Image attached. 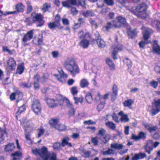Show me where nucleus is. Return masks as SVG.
Wrapping results in <instances>:
<instances>
[{
    "instance_id": "nucleus-1",
    "label": "nucleus",
    "mask_w": 160,
    "mask_h": 160,
    "mask_svg": "<svg viewBox=\"0 0 160 160\" xmlns=\"http://www.w3.org/2000/svg\"><path fill=\"white\" fill-rule=\"evenodd\" d=\"M65 67L73 76L79 72V67L75 60L72 58H68L65 62Z\"/></svg>"
},
{
    "instance_id": "nucleus-2",
    "label": "nucleus",
    "mask_w": 160,
    "mask_h": 160,
    "mask_svg": "<svg viewBox=\"0 0 160 160\" xmlns=\"http://www.w3.org/2000/svg\"><path fill=\"white\" fill-rule=\"evenodd\" d=\"M41 158L43 160H56V154L52 152H49L47 148L43 147L41 149Z\"/></svg>"
},
{
    "instance_id": "nucleus-3",
    "label": "nucleus",
    "mask_w": 160,
    "mask_h": 160,
    "mask_svg": "<svg viewBox=\"0 0 160 160\" xmlns=\"http://www.w3.org/2000/svg\"><path fill=\"white\" fill-rule=\"evenodd\" d=\"M63 96L61 95L57 96V99L55 100L52 98H48L46 99V102L48 106L51 108L56 107L58 105H61L63 104Z\"/></svg>"
},
{
    "instance_id": "nucleus-4",
    "label": "nucleus",
    "mask_w": 160,
    "mask_h": 160,
    "mask_svg": "<svg viewBox=\"0 0 160 160\" xmlns=\"http://www.w3.org/2000/svg\"><path fill=\"white\" fill-rule=\"evenodd\" d=\"M160 109V99L154 102L152 106H149L148 109V111L151 112L152 115H154L157 114Z\"/></svg>"
},
{
    "instance_id": "nucleus-5",
    "label": "nucleus",
    "mask_w": 160,
    "mask_h": 160,
    "mask_svg": "<svg viewBox=\"0 0 160 160\" xmlns=\"http://www.w3.org/2000/svg\"><path fill=\"white\" fill-rule=\"evenodd\" d=\"M146 10V6L145 4L143 3L138 5L136 8V11L139 13L138 17L142 19H145L148 18V16L145 12Z\"/></svg>"
},
{
    "instance_id": "nucleus-6",
    "label": "nucleus",
    "mask_w": 160,
    "mask_h": 160,
    "mask_svg": "<svg viewBox=\"0 0 160 160\" xmlns=\"http://www.w3.org/2000/svg\"><path fill=\"white\" fill-rule=\"evenodd\" d=\"M123 48L122 44H115L113 45L111 48V55L114 59L117 58V54L118 52H120L123 50Z\"/></svg>"
},
{
    "instance_id": "nucleus-7",
    "label": "nucleus",
    "mask_w": 160,
    "mask_h": 160,
    "mask_svg": "<svg viewBox=\"0 0 160 160\" xmlns=\"http://www.w3.org/2000/svg\"><path fill=\"white\" fill-rule=\"evenodd\" d=\"M141 29L142 31L143 38L145 40H147L149 37L150 34L152 31L150 28L144 27H142Z\"/></svg>"
},
{
    "instance_id": "nucleus-8",
    "label": "nucleus",
    "mask_w": 160,
    "mask_h": 160,
    "mask_svg": "<svg viewBox=\"0 0 160 160\" xmlns=\"http://www.w3.org/2000/svg\"><path fill=\"white\" fill-rule=\"evenodd\" d=\"M33 37V31L31 30L28 32L27 33L24 35L22 38V41L26 42L31 39Z\"/></svg>"
},
{
    "instance_id": "nucleus-9",
    "label": "nucleus",
    "mask_w": 160,
    "mask_h": 160,
    "mask_svg": "<svg viewBox=\"0 0 160 160\" xmlns=\"http://www.w3.org/2000/svg\"><path fill=\"white\" fill-rule=\"evenodd\" d=\"M40 104L38 100H36L32 105V108L33 112L35 113L38 115L40 111Z\"/></svg>"
},
{
    "instance_id": "nucleus-10",
    "label": "nucleus",
    "mask_w": 160,
    "mask_h": 160,
    "mask_svg": "<svg viewBox=\"0 0 160 160\" xmlns=\"http://www.w3.org/2000/svg\"><path fill=\"white\" fill-rule=\"evenodd\" d=\"M153 143V142L152 140H149L147 142L145 149L146 152L149 154L150 153L151 151H152L153 149L152 146Z\"/></svg>"
},
{
    "instance_id": "nucleus-11",
    "label": "nucleus",
    "mask_w": 160,
    "mask_h": 160,
    "mask_svg": "<svg viewBox=\"0 0 160 160\" xmlns=\"http://www.w3.org/2000/svg\"><path fill=\"white\" fill-rule=\"evenodd\" d=\"M7 63L8 66L11 68V69L14 70L15 68L16 62L13 58H9Z\"/></svg>"
},
{
    "instance_id": "nucleus-12",
    "label": "nucleus",
    "mask_w": 160,
    "mask_h": 160,
    "mask_svg": "<svg viewBox=\"0 0 160 160\" xmlns=\"http://www.w3.org/2000/svg\"><path fill=\"white\" fill-rule=\"evenodd\" d=\"M48 27L50 29H54L58 28L59 29H61L62 27L60 26V24L58 22H50L48 24Z\"/></svg>"
},
{
    "instance_id": "nucleus-13",
    "label": "nucleus",
    "mask_w": 160,
    "mask_h": 160,
    "mask_svg": "<svg viewBox=\"0 0 160 160\" xmlns=\"http://www.w3.org/2000/svg\"><path fill=\"white\" fill-rule=\"evenodd\" d=\"M12 156L14 157L12 160H21V158L22 157L21 152L20 151H17L12 154Z\"/></svg>"
},
{
    "instance_id": "nucleus-14",
    "label": "nucleus",
    "mask_w": 160,
    "mask_h": 160,
    "mask_svg": "<svg viewBox=\"0 0 160 160\" xmlns=\"http://www.w3.org/2000/svg\"><path fill=\"white\" fill-rule=\"evenodd\" d=\"M86 38L81 39L79 43L80 45L83 48H87L89 44V41Z\"/></svg>"
},
{
    "instance_id": "nucleus-15",
    "label": "nucleus",
    "mask_w": 160,
    "mask_h": 160,
    "mask_svg": "<svg viewBox=\"0 0 160 160\" xmlns=\"http://www.w3.org/2000/svg\"><path fill=\"white\" fill-rule=\"evenodd\" d=\"M40 79V76L38 74L36 75L34 77V87L36 89H38L39 88Z\"/></svg>"
},
{
    "instance_id": "nucleus-16",
    "label": "nucleus",
    "mask_w": 160,
    "mask_h": 160,
    "mask_svg": "<svg viewBox=\"0 0 160 160\" xmlns=\"http://www.w3.org/2000/svg\"><path fill=\"white\" fill-rule=\"evenodd\" d=\"M153 52L158 54H160V47L158 44L157 41L154 42L152 46Z\"/></svg>"
},
{
    "instance_id": "nucleus-17",
    "label": "nucleus",
    "mask_w": 160,
    "mask_h": 160,
    "mask_svg": "<svg viewBox=\"0 0 160 160\" xmlns=\"http://www.w3.org/2000/svg\"><path fill=\"white\" fill-rule=\"evenodd\" d=\"M146 156V154L140 152L138 154H135L132 157L133 160H138L139 159L144 158Z\"/></svg>"
},
{
    "instance_id": "nucleus-18",
    "label": "nucleus",
    "mask_w": 160,
    "mask_h": 160,
    "mask_svg": "<svg viewBox=\"0 0 160 160\" xmlns=\"http://www.w3.org/2000/svg\"><path fill=\"white\" fill-rule=\"evenodd\" d=\"M112 90L113 94L112 96L111 99L114 100L116 98L118 93V87L116 85L114 84L113 85Z\"/></svg>"
},
{
    "instance_id": "nucleus-19",
    "label": "nucleus",
    "mask_w": 160,
    "mask_h": 160,
    "mask_svg": "<svg viewBox=\"0 0 160 160\" xmlns=\"http://www.w3.org/2000/svg\"><path fill=\"white\" fill-rule=\"evenodd\" d=\"M31 18L34 22H39L40 21V14L32 12V13Z\"/></svg>"
},
{
    "instance_id": "nucleus-20",
    "label": "nucleus",
    "mask_w": 160,
    "mask_h": 160,
    "mask_svg": "<svg viewBox=\"0 0 160 160\" xmlns=\"http://www.w3.org/2000/svg\"><path fill=\"white\" fill-rule=\"evenodd\" d=\"M7 136L6 130L5 129L0 128V142L4 140Z\"/></svg>"
},
{
    "instance_id": "nucleus-21",
    "label": "nucleus",
    "mask_w": 160,
    "mask_h": 160,
    "mask_svg": "<svg viewBox=\"0 0 160 160\" xmlns=\"http://www.w3.org/2000/svg\"><path fill=\"white\" fill-rule=\"evenodd\" d=\"M89 83L88 80L85 78L82 79L80 82V86L82 88L88 87Z\"/></svg>"
},
{
    "instance_id": "nucleus-22",
    "label": "nucleus",
    "mask_w": 160,
    "mask_h": 160,
    "mask_svg": "<svg viewBox=\"0 0 160 160\" xmlns=\"http://www.w3.org/2000/svg\"><path fill=\"white\" fill-rule=\"evenodd\" d=\"M118 114L121 116L120 119L122 122H126L129 121V119L128 118L127 115L126 114H124L122 111H120L118 113Z\"/></svg>"
},
{
    "instance_id": "nucleus-23",
    "label": "nucleus",
    "mask_w": 160,
    "mask_h": 160,
    "mask_svg": "<svg viewBox=\"0 0 160 160\" xmlns=\"http://www.w3.org/2000/svg\"><path fill=\"white\" fill-rule=\"evenodd\" d=\"M17 14L18 12H22L25 9L24 6L21 3H18L15 6Z\"/></svg>"
},
{
    "instance_id": "nucleus-24",
    "label": "nucleus",
    "mask_w": 160,
    "mask_h": 160,
    "mask_svg": "<svg viewBox=\"0 0 160 160\" xmlns=\"http://www.w3.org/2000/svg\"><path fill=\"white\" fill-rule=\"evenodd\" d=\"M22 125L24 128L25 131L27 133H29L33 130L32 125H30L29 124H26L25 123L22 124Z\"/></svg>"
},
{
    "instance_id": "nucleus-25",
    "label": "nucleus",
    "mask_w": 160,
    "mask_h": 160,
    "mask_svg": "<svg viewBox=\"0 0 160 160\" xmlns=\"http://www.w3.org/2000/svg\"><path fill=\"white\" fill-rule=\"evenodd\" d=\"M15 148L14 143H9L7 145L5 148V150L6 152H10L13 151Z\"/></svg>"
},
{
    "instance_id": "nucleus-26",
    "label": "nucleus",
    "mask_w": 160,
    "mask_h": 160,
    "mask_svg": "<svg viewBox=\"0 0 160 160\" xmlns=\"http://www.w3.org/2000/svg\"><path fill=\"white\" fill-rule=\"evenodd\" d=\"M97 43L98 47L100 48H104L106 45L105 42L99 38L97 40Z\"/></svg>"
},
{
    "instance_id": "nucleus-27",
    "label": "nucleus",
    "mask_w": 160,
    "mask_h": 160,
    "mask_svg": "<svg viewBox=\"0 0 160 160\" xmlns=\"http://www.w3.org/2000/svg\"><path fill=\"white\" fill-rule=\"evenodd\" d=\"M85 99L87 102L89 104H91L92 101V98L91 93L88 92L85 96Z\"/></svg>"
},
{
    "instance_id": "nucleus-28",
    "label": "nucleus",
    "mask_w": 160,
    "mask_h": 160,
    "mask_svg": "<svg viewBox=\"0 0 160 160\" xmlns=\"http://www.w3.org/2000/svg\"><path fill=\"white\" fill-rule=\"evenodd\" d=\"M128 33L129 36L131 38H133L138 33L136 30H131V29L128 30Z\"/></svg>"
},
{
    "instance_id": "nucleus-29",
    "label": "nucleus",
    "mask_w": 160,
    "mask_h": 160,
    "mask_svg": "<svg viewBox=\"0 0 160 160\" xmlns=\"http://www.w3.org/2000/svg\"><path fill=\"white\" fill-rule=\"evenodd\" d=\"M24 69V64L23 63L19 64L18 65L17 69V73L21 74L23 71Z\"/></svg>"
},
{
    "instance_id": "nucleus-30",
    "label": "nucleus",
    "mask_w": 160,
    "mask_h": 160,
    "mask_svg": "<svg viewBox=\"0 0 160 160\" xmlns=\"http://www.w3.org/2000/svg\"><path fill=\"white\" fill-rule=\"evenodd\" d=\"M69 140V138L68 137H66L64 138L63 139L62 145L63 147H64L65 146L67 145L69 147H71L72 145L71 143L68 142V141Z\"/></svg>"
},
{
    "instance_id": "nucleus-31",
    "label": "nucleus",
    "mask_w": 160,
    "mask_h": 160,
    "mask_svg": "<svg viewBox=\"0 0 160 160\" xmlns=\"http://www.w3.org/2000/svg\"><path fill=\"white\" fill-rule=\"evenodd\" d=\"M111 135L109 134H106L104 137L102 136V138L100 139L102 142L104 143H106L110 139Z\"/></svg>"
},
{
    "instance_id": "nucleus-32",
    "label": "nucleus",
    "mask_w": 160,
    "mask_h": 160,
    "mask_svg": "<svg viewBox=\"0 0 160 160\" xmlns=\"http://www.w3.org/2000/svg\"><path fill=\"white\" fill-rule=\"evenodd\" d=\"M63 99H62L63 100V103L64 102H65L66 103V107L68 108H73L72 104L69 101L68 99L65 97H63Z\"/></svg>"
},
{
    "instance_id": "nucleus-33",
    "label": "nucleus",
    "mask_w": 160,
    "mask_h": 160,
    "mask_svg": "<svg viewBox=\"0 0 160 160\" xmlns=\"http://www.w3.org/2000/svg\"><path fill=\"white\" fill-rule=\"evenodd\" d=\"M123 147V145L121 144L114 143L111 144V148L118 150L122 148Z\"/></svg>"
},
{
    "instance_id": "nucleus-34",
    "label": "nucleus",
    "mask_w": 160,
    "mask_h": 160,
    "mask_svg": "<svg viewBox=\"0 0 160 160\" xmlns=\"http://www.w3.org/2000/svg\"><path fill=\"white\" fill-rule=\"evenodd\" d=\"M88 35V33L85 32H84L82 31L79 32L78 34V36L79 38L80 39H82L86 38V36Z\"/></svg>"
},
{
    "instance_id": "nucleus-35",
    "label": "nucleus",
    "mask_w": 160,
    "mask_h": 160,
    "mask_svg": "<svg viewBox=\"0 0 160 160\" xmlns=\"http://www.w3.org/2000/svg\"><path fill=\"white\" fill-rule=\"evenodd\" d=\"M122 25L120 22L117 20V18L112 22V27L115 28H119Z\"/></svg>"
},
{
    "instance_id": "nucleus-36",
    "label": "nucleus",
    "mask_w": 160,
    "mask_h": 160,
    "mask_svg": "<svg viewBox=\"0 0 160 160\" xmlns=\"http://www.w3.org/2000/svg\"><path fill=\"white\" fill-rule=\"evenodd\" d=\"M106 62L111 69L114 68L115 65L112 61L110 58H107L106 59Z\"/></svg>"
},
{
    "instance_id": "nucleus-37",
    "label": "nucleus",
    "mask_w": 160,
    "mask_h": 160,
    "mask_svg": "<svg viewBox=\"0 0 160 160\" xmlns=\"http://www.w3.org/2000/svg\"><path fill=\"white\" fill-rule=\"evenodd\" d=\"M82 15L84 17H87L88 16H93L94 15V14L92 11L88 10L83 12Z\"/></svg>"
},
{
    "instance_id": "nucleus-38",
    "label": "nucleus",
    "mask_w": 160,
    "mask_h": 160,
    "mask_svg": "<svg viewBox=\"0 0 160 160\" xmlns=\"http://www.w3.org/2000/svg\"><path fill=\"white\" fill-rule=\"evenodd\" d=\"M66 127L64 124H58L55 127V128L58 131H62L66 129Z\"/></svg>"
},
{
    "instance_id": "nucleus-39",
    "label": "nucleus",
    "mask_w": 160,
    "mask_h": 160,
    "mask_svg": "<svg viewBox=\"0 0 160 160\" xmlns=\"http://www.w3.org/2000/svg\"><path fill=\"white\" fill-rule=\"evenodd\" d=\"M134 101L131 99H129L123 102V105L125 107H129L133 103Z\"/></svg>"
},
{
    "instance_id": "nucleus-40",
    "label": "nucleus",
    "mask_w": 160,
    "mask_h": 160,
    "mask_svg": "<svg viewBox=\"0 0 160 160\" xmlns=\"http://www.w3.org/2000/svg\"><path fill=\"white\" fill-rule=\"evenodd\" d=\"M58 119H53L50 120L49 122V123L55 128V127L58 124Z\"/></svg>"
},
{
    "instance_id": "nucleus-41",
    "label": "nucleus",
    "mask_w": 160,
    "mask_h": 160,
    "mask_svg": "<svg viewBox=\"0 0 160 160\" xmlns=\"http://www.w3.org/2000/svg\"><path fill=\"white\" fill-rule=\"evenodd\" d=\"M50 7L51 6L49 3H45L43 5L42 10L43 12H45L48 10L50 8Z\"/></svg>"
},
{
    "instance_id": "nucleus-42",
    "label": "nucleus",
    "mask_w": 160,
    "mask_h": 160,
    "mask_svg": "<svg viewBox=\"0 0 160 160\" xmlns=\"http://www.w3.org/2000/svg\"><path fill=\"white\" fill-rule=\"evenodd\" d=\"M117 20L120 22L123 25L126 22V20L125 18L121 16H118L116 18Z\"/></svg>"
},
{
    "instance_id": "nucleus-43",
    "label": "nucleus",
    "mask_w": 160,
    "mask_h": 160,
    "mask_svg": "<svg viewBox=\"0 0 160 160\" xmlns=\"http://www.w3.org/2000/svg\"><path fill=\"white\" fill-rule=\"evenodd\" d=\"M105 125L107 127L112 130L115 129L116 128L115 125L113 122L109 121L107 122Z\"/></svg>"
},
{
    "instance_id": "nucleus-44",
    "label": "nucleus",
    "mask_w": 160,
    "mask_h": 160,
    "mask_svg": "<svg viewBox=\"0 0 160 160\" xmlns=\"http://www.w3.org/2000/svg\"><path fill=\"white\" fill-rule=\"evenodd\" d=\"M102 153L103 155H108L113 154L114 153V151L112 149H109L108 150L102 151Z\"/></svg>"
},
{
    "instance_id": "nucleus-45",
    "label": "nucleus",
    "mask_w": 160,
    "mask_h": 160,
    "mask_svg": "<svg viewBox=\"0 0 160 160\" xmlns=\"http://www.w3.org/2000/svg\"><path fill=\"white\" fill-rule=\"evenodd\" d=\"M145 127L150 132H152L157 129V128L156 127L148 125H146Z\"/></svg>"
},
{
    "instance_id": "nucleus-46",
    "label": "nucleus",
    "mask_w": 160,
    "mask_h": 160,
    "mask_svg": "<svg viewBox=\"0 0 160 160\" xmlns=\"http://www.w3.org/2000/svg\"><path fill=\"white\" fill-rule=\"evenodd\" d=\"M30 137L31 135L29 133H27L25 134V138L26 142L29 144H31L32 143Z\"/></svg>"
},
{
    "instance_id": "nucleus-47",
    "label": "nucleus",
    "mask_w": 160,
    "mask_h": 160,
    "mask_svg": "<svg viewBox=\"0 0 160 160\" xmlns=\"http://www.w3.org/2000/svg\"><path fill=\"white\" fill-rule=\"evenodd\" d=\"M123 61L125 64H126L128 68H130L132 66V62L128 58L125 59Z\"/></svg>"
},
{
    "instance_id": "nucleus-48",
    "label": "nucleus",
    "mask_w": 160,
    "mask_h": 160,
    "mask_svg": "<svg viewBox=\"0 0 160 160\" xmlns=\"http://www.w3.org/2000/svg\"><path fill=\"white\" fill-rule=\"evenodd\" d=\"M105 102H101L97 106V109L98 111L102 110L104 108Z\"/></svg>"
},
{
    "instance_id": "nucleus-49",
    "label": "nucleus",
    "mask_w": 160,
    "mask_h": 160,
    "mask_svg": "<svg viewBox=\"0 0 160 160\" xmlns=\"http://www.w3.org/2000/svg\"><path fill=\"white\" fill-rule=\"evenodd\" d=\"M21 86L23 88H30L31 86V83L29 82H23L21 84Z\"/></svg>"
},
{
    "instance_id": "nucleus-50",
    "label": "nucleus",
    "mask_w": 160,
    "mask_h": 160,
    "mask_svg": "<svg viewBox=\"0 0 160 160\" xmlns=\"http://www.w3.org/2000/svg\"><path fill=\"white\" fill-rule=\"evenodd\" d=\"M57 78V79L59 81L62 82H65L66 80V79L65 78L61 76H59L56 74H55L54 75Z\"/></svg>"
},
{
    "instance_id": "nucleus-51",
    "label": "nucleus",
    "mask_w": 160,
    "mask_h": 160,
    "mask_svg": "<svg viewBox=\"0 0 160 160\" xmlns=\"http://www.w3.org/2000/svg\"><path fill=\"white\" fill-rule=\"evenodd\" d=\"M33 154L36 156H40V150L39 149H37L36 148L33 149L32 151Z\"/></svg>"
},
{
    "instance_id": "nucleus-52",
    "label": "nucleus",
    "mask_w": 160,
    "mask_h": 160,
    "mask_svg": "<svg viewBox=\"0 0 160 160\" xmlns=\"http://www.w3.org/2000/svg\"><path fill=\"white\" fill-rule=\"evenodd\" d=\"M158 83L157 81L152 80L150 82V85L154 88H156L158 86Z\"/></svg>"
},
{
    "instance_id": "nucleus-53",
    "label": "nucleus",
    "mask_w": 160,
    "mask_h": 160,
    "mask_svg": "<svg viewBox=\"0 0 160 160\" xmlns=\"http://www.w3.org/2000/svg\"><path fill=\"white\" fill-rule=\"evenodd\" d=\"M71 91L73 95H76L78 92L77 87L76 86H74L72 87L71 88Z\"/></svg>"
},
{
    "instance_id": "nucleus-54",
    "label": "nucleus",
    "mask_w": 160,
    "mask_h": 160,
    "mask_svg": "<svg viewBox=\"0 0 160 160\" xmlns=\"http://www.w3.org/2000/svg\"><path fill=\"white\" fill-rule=\"evenodd\" d=\"M27 13H30L32 10V8L30 4V3L29 2H27Z\"/></svg>"
},
{
    "instance_id": "nucleus-55",
    "label": "nucleus",
    "mask_w": 160,
    "mask_h": 160,
    "mask_svg": "<svg viewBox=\"0 0 160 160\" xmlns=\"http://www.w3.org/2000/svg\"><path fill=\"white\" fill-rule=\"evenodd\" d=\"M74 99L75 104H78L79 102L82 103L83 102V98H78L74 97Z\"/></svg>"
},
{
    "instance_id": "nucleus-56",
    "label": "nucleus",
    "mask_w": 160,
    "mask_h": 160,
    "mask_svg": "<svg viewBox=\"0 0 160 160\" xmlns=\"http://www.w3.org/2000/svg\"><path fill=\"white\" fill-rule=\"evenodd\" d=\"M68 114L70 117H72L74 115L75 111L74 108H68Z\"/></svg>"
},
{
    "instance_id": "nucleus-57",
    "label": "nucleus",
    "mask_w": 160,
    "mask_h": 160,
    "mask_svg": "<svg viewBox=\"0 0 160 160\" xmlns=\"http://www.w3.org/2000/svg\"><path fill=\"white\" fill-rule=\"evenodd\" d=\"M61 144L59 142L55 143L53 145V148L55 150H58L60 149L61 147Z\"/></svg>"
},
{
    "instance_id": "nucleus-58",
    "label": "nucleus",
    "mask_w": 160,
    "mask_h": 160,
    "mask_svg": "<svg viewBox=\"0 0 160 160\" xmlns=\"http://www.w3.org/2000/svg\"><path fill=\"white\" fill-rule=\"evenodd\" d=\"M106 132V130L103 128H102L100 129L98 131V134L101 135V136L100 137L99 139L102 138L103 135Z\"/></svg>"
},
{
    "instance_id": "nucleus-59",
    "label": "nucleus",
    "mask_w": 160,
    "mask_h": 160,
    "mask_svg": "<svg viewBox=\"0 0 160 160\" xmlns=\"http://www.w3.org/2000/svg\"><path fill=\"white\" fill-rule=\"evenodd\" d=\"M16 98L18 100H21L22 98V94L20 92L16 93Z\"/></svg>"
},
{
    "instance_id": "nucleus-60",
    "label": "nucleus",
    "mask_w": 160,
    "mask_h": 160,
    "mask_svg": "<svg viewBox=\"0 0 160 160\" xmlns=\"http://www.w3.org/2000/svg\"><path fill=\"white\" fill-rule=\"evenodd\" d=\"M25 110V106L22 105L19 108L18 110L17 111V113H21Z\"/></svg>"
},
{
    "instance_id": "nucleus-61",
    "label": "nucleus",
    "mask_w": 160,
    "mask_h": 160,
    "mask_svg": "<svg viewBox=\"0 0 160 160\" xmlns=\"http://www.w3.org/2000/svg\"><path fill=\"white\" fill-rule=\"evenodd\" d=\"M102 98V97L100 95V94L99 92H97L96 94L95 99L96 100L98 101L100 100Z\"/></svg>"
},
{
    "instance_id": "nucleus-62",
    "label": "nucleus",
    "mask_w": 160,
    "mask_h": 160,
    "mask_svg": "<svg viewBox=\"0 0 160 160\" xmlns=\"http://www.w3.org/2000/svg\"><path fill=\"white\" fill-rule=\"evenodd\" d=\"M52 55L54 58H57L59 55V52L57 51H54L52 52Z\"/></svg>"
},
{
    "instance_id": "nucleus-63",
    "label": "nucleus",
    "mask_w": 160,
    "mask_h": 160,
    "mask_svg": "<svg viewBox=\"0 0 160 160\" xmlns=\"http://www.w3.org/2000/svg\"><path fill=\"white\" fill-rule=\"evenodd\" d=\"M104 1L108 5L112 6L114 4V2L112 0H104Z\"/></svg>"
},
{
    "instance_id": "nucleus-64",
    "label": "nucleus",
    "mask_w": 160,
    "mask_h": 160,
    "mask_svg": "<svg viewBox=\"0 0 160 160\" xmlns=\"http://www.w3.org/2000/svg\"><path fill=\"white\" fill-rule=\"evenodd\" d=\"M138 136L140 139H145L146 138L145 134L142 132H140L138 134Z\"/></svg>"
}]
</instances>
